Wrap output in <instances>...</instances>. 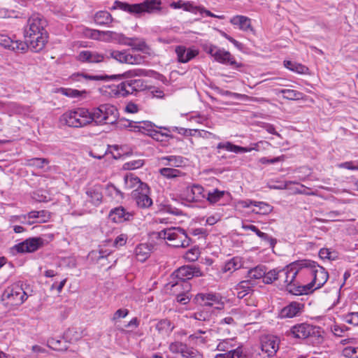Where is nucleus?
I'll return each mask as SVG.
<instances>
[{"label":"nucleus","instance_id":"f257e3e1","mask_svg":"<svg viewBox=\"0 0 358 358\" xmlns=\"http://www.w3.org/2000/svg\"><path fill=\"white\" fill-rule=\"evenodd\" d=\"M303 275L310 278V282L299 287V289L294 290L296 294H308L313 291L322 287L329 278V273L324 268L318 265L316 262L303 259Z\"/></svg>","mask_w":358,"mask_h":358},{"label":"nucleus","instance_id":"f03ea898","mask_svg":"<svg viewBox=\"0 0 358 358\" xmlns=\"http://www.w3.org/2000/svg\"><path fill=\"white\" fill-rule=\"evenodd\" d=\"M143 89V80L136 79L122 82L118 85H103L99 88V92L106 99H110L124 97L134 91Z\"/></svg>","mask_w":358,"mask_h":358},{"label":"nucleus","instance_id":"7ed1b4c3","mask_svg":"<svg viewBox=\"0 0 358 358\" xmlns=\"http://www.w3.org/2000/svg\"><path fill=\"white\" fill-rule=\"evenodd\" d=\"M303 259L295 261L282 269L279 270V280L282 282V285L292 294H296L293 291L299 289V287L303 285H299L295 282V278L297 275H303Z\"/></svg>","mask_w":358,"mask_h":358},{"label":"nucleus","instance_id":"20e7f679","mask_svg":"<svg viewBox=\"0 0 358 358\" xmlns=\"http://www.w3.org/2000/svg\"><path fill=\"white\" fill-rule=\"evenodd\" d=\"M61 126L82 128L91 124L90 109L84 107L68 110L59 118Z\"/></svg>","mask_w":358,"mask_h":358},{"label":"nucleus","instance_id":"39448f33","mask_svg":"<svg viewBox=\"0 0 358 358\" xmlns=\"http://www.w3.org/2000/svg\"><path fill=\"white\" fill-rule=\"evenodd\" d=\"M91 115V124L103 126L113 124L119 118L117 108L111 104H101L90 110Z\"/></svg>","mask_w":358,"mask_h":358},{"label":"nucleus","instance_id":"423d86ee","mask_svg":"<svg viewBox=\"0 0 358 358\" xmlns=\"http://www.w3.org/2000/svg\"><path fill=\"white\" fill-rule=\"evenodd\" d=\"M115 4V8H119L132 14L153 13L162 10L161 0H145L142 3L134 4L116 1Z\"/></svg>","mask_w":358,"mask_h":358},{"label":"nucleus","instance_id":"0eeeda50","mask_svg":"<svg viewBox=\"0 0 358 358\" xmlns=\"http://www.w3.org/2000/svg\"><path fill=\"white\" fill-rule=\"evenodd\" d=\"M157 238L165 240L169 245L176 248H185L189 245L190 239L185 230L180 227H171L157 233Z\"/></svg>","mask_w":358,"mask_h":358},{"label":"nucleus","instance_id":"6e6552de","mask_svg":"<svg viewBox=\"0 0 358 358\" xmlns=\"http://www.w3.org/2000/svg\"><path fill=\"white\" fill-rule=\"evenodd\" d=\"M27 299V294L19 284L8 287L2 294L1 301L9 308L22 305Z\"/></svg>","mask_w":358,"mask_h":358},{"label":"nucleus","instance_id":"1a4fd4ad","mask_svg":"<svg viewBox=\"0 0 358 358\" xmlns=\"http://www.w3.org/2000/svg\"><path fill=\"white\" fill-rule=\"evenodd\" d=\"M206 52L214 58L215 61L222 64L241 66L238 64L234 56L227 50L215 45L210 44L205 48Z\"/></svg>","mask_w":358,"mask_h":358},{"label":"nucleus","instance_id":"9d476101","mask_svg":"<svg viewBox=\"0 0 358 358\" xmlns=\"http://www.w3.org/2000/svg\"><path fill=\"white\" fill-rule=\"evenodd\" d=\"M104 187L99 183H88L84 188L87 203L94 207L99 206L103 201Z\"/></svg>","mask_w":358,"mask_h":358},{"label":"nucleus","instance_id":"9b49d317","mask_svg":"<svg viewBox=\"0 0 358 358\" xmlns=\"http://www.w3.org/2000/svg\"><path fill=\"white\" fill-rule=\"evenodd\" d=\"M80 31L84 37L93 40L102 41L105 42H111L118 41L121 42L123 36L111 31H102L96 29H92L85 27H80Z\"/></svg>","mask_w":358,"mask_h":358},{"label":"nucleus","instance_id":"f8f14e48","mask_svg":"<svg viewBox=\"0 0 358 358\" xmlns=\"http://www.w3.org/2000/svg\"><path fill=\"white\" fill-rule=\"evenodd\" d=\"M112 58L122 64L139 65L143 63V57L139 55H131L129 51L109 50L106 51V59Z\"/></svg>","mask_w":358,"mask_h":358},{"label":"nucleus","instance_id":"ddd939ff","mask_svg":"<svg viewBox=\"0 0 358 358\" xmlns=\"http://www.w3.org/2000/svg\"><path fill=\"white\" fill-rule=\"evenodd\" d=\"M194 300L201 308H206L211 310L212 308L221 310L224 307L222 298L216 294L199 293L196 295Z\"/></svg>","mask_w":358,"mask_h":358},{"label":"nucleus","instance_id":"4468645a","mask_svg":"<svg viewBox=\"0 0 358 358\" xmlns=\"http://www.w3.org/2000/svg\"><path fill=\"white\" fill-rule=\"evenodd\" d=\"M174 275L179 279V281L172 285V287L176 289H178L179 288L185 286L187 289L189 288V285L187 282H185V280L191 279L194 276L201 275V272L196 267L184 266L176 270Z\"/></svg>","mask_w":358,"mask_h":358},{"label":"nucleus","instance_id":"2eb2a0df","mask_svg":"<svg viewBox=\"0 0 358 358\" xmlns=\"http://www.w3.org/2000/svg\"><path fill=\"white\" fill-rule=\"evenodd\" d=\"M181 200L188 203L201 202L206 199L204 188L199 185L185 187L180 194Z\"/></svg>","mask_w":358,"mask_h":358},{"label":"nucleus","instance_id":"dca6fc26","mask_svg":"<svg viewBox=\"0 0 358 358\" xmlns=\"http://www.w3.org/2000/svg\"><path fill=\"white\" fill-rule=\"evenodd\" d=\"M47 32L45 29V22L38 15H34L28 20L27 25L24 28V38Z\"/></svg>","mask_w":358,"mask_h":358},{"label":"nucleus","instance_id":"f3484780","mask_svg":"<svg viewBox=\"0 0 358 358\" xmlns=\"http://www.w3.org/2000/svg\"><path fill=\"white\" fill-rule=\"evenodd\" d=\"M45 245V241L42 237H32L24 240V241L16 244L14 246L15 250L21 253L34 252Z\"/></svg>","mask_w":358,"mask_h":358},{"label":"nucleus","instance_id":"a211bd4d","mask_svg":"<svg viewBox=\"0 0 358 358\" xmlns=\"http://www.w3.org/2000/svg\"><path fill=\"white\" fill-rule=\"evenodd\" d=\"M142 189L133 190L131 197L139 208L147 209L152 205L153 201L150 196V189L148 185H144Z\"/></svg>","mask_w":358,"mask_h":358},{"label":"nucleus","instance_id":"6ab92c4d","mask_svg":"<svg viewBox=\"0 0 358 358\" xmlns=\"http://www.w3.org/2000/svg\"><path fill=\"white\" fill-rule=\"evenodd\" d=\"M175 52L178 62L185 64L197 57L199 50L195 46L187 48L185 45H178L175 48Z\"/></svg>","mask_w":358,"mask_h":358},{"label":"nucleus","instance_id":"aec40b11","mask_svg":"<svg viewBox=\"0 0 358 358\" xmlns=\"http://www.w3.org/2000/svg\"><path fill=\"white\" fill-rule=\"evenodd\" d=\"M280 340L274 336H265L261 339V349L267 357H273L279 349Z\"/></svg>","mask_w":358,"mask_h":358},{"label":"nucleus","instance_id":"412c9836","mask_svg":"<svg viewBox=\"0 0 358 358\" xmlns=\"http://www.w3.org/2000/svg\"><path fill=\"white\" fill-rule=\"evenodd\" d=\"M0 45L15 52H24L27 45L22 41L14 40L7 35H0Z\"/></svg>","mask_w":358,"mask_h":358},{"label":"nucleus","instance_id":"4be33fe9","mask_svg":"<svg viewBox=\"0 0 358 358\" xmlns=\"http://www.w3.org/2000/svg\"><path fill=\"white\" fill-rule=\"evenodd\" d=\"M106 59V54L95 50H82L76 56V59L83 63H101Z\"/></svg>","mask_w":358,"mask_h":358},{"label":"nucleus","instance_id":"5701e85b","mask_svg":"<svg viewBox=\"0 0 358 358\" xmlns=\"http://www.w3.org/2000/svg\"><path fill=\"white\" fill-rule=\"evenodd\" d=\"M24 39L25 42L24 43L27 45V49L30 48L33 52H38L45 46L48 41V33H42Z\"/></svg>","mask_w":358,"mask_h":358},{"label":"nucleus","instance_id":"b1692460","mask_svg":"<svg viewBox=\"0 0 358 358\" xmlns=\"http://www.w3.org/2000/svg\"><path fill=\"white\" fill-rule=\"evenodd\" d=\"M303 307L304 305L302 303L296 301L291 302L280 310L278 317L285 319L296 317L302 312Z\"/></svg>","mask_w":358,"mask_h":358},{"label":"nucleus","instance_id":"393cba45","mask_svg":"<svg viewBox=\"0 0 358 358\" xmlns=\"http://www.w3.org/2000/svg\"><path fill=\"white\" fill-rule=\"evenodd\" d=\"M27 224H41L48 222L51 218V213L46 210H31L26 214Z\"/></svg>","mask_w":358,"mask_h":358},{"label":"nucleus","instance_id":"a878e982","mask_svg":"<svg viewBox=\"0 0 358 358\" xmlns=\"http://www.w3.org/2000/svg\"><path fill=\"white\" fill-rule=\"evenodd\" d=\"M313 331V326L306 323H301L293 326L287 335L295 338L305 339L308 338Z\"/></svg>","mask_w":358,"mask_h":358},{"label":"nucleus","instance_id":"bb28decb","mask_svg":"<svg viewBox=\"0 0 358 358\" xmlns=\"http://www.w3.org/2000/svg\"><path fill=\"white\" fill-rule=\"evenodd\" d=\"M109 219L115 223H122L125 221L131 220L134 215L127 211L122 206H119L110 210L109 213Z\"/></svg>","mask_w":358,"mask_h":358},{"label":"nucleus","instance_id":"cd10ccee","mask_svg":"<svg viewBox=\"0 0 358 358\" xmlns=\"http://www.w3.org/2000/svg\"><path fill=\"white\" fill-rule=\"evenodd\" d=\"M229 22L243 31H253L251 19L247 16L242 15H234L230 18Z\"/></svg>","mask_w":358,"mask_h":358},{"label":"nucleus","instance_id":"c85d7f7f","mask_svg":"<svg viewBox=\"0 0 358 358\" xmlns=\"http://www.w3.org/2000/svg\"><path fill=\"white\" fill-rule=\"evenodd\" d=\"M224 198H226L227 201L231 199V194L229 192L218 189H213L212 191L206 193V199L211 204L220 202Z\"/></svg>","mask_w":358,"mask_h":358},{"label":"nucleus","instance_id":"c756f323","mask_svg":"<svg viewBox=\"0 0 358 358\" xmlns=\"http://www.w3.org/2000/svg\"><path fill=\"white\" fill-rule=\"evenodd\" d=\"M124 44L131 47L133 50L146 54L150 53V48L143 38H127V41L124 42Z\"/></svg>","mask_w":358,"mask_h":358},{"label":"nucleus","instance_id":"7c9ffc66","mask_svg":"<svg viewBox=\"0 0 358 358\" xmlns=\"http://www.w3.org/2000/svg\"><path fill=\"white\" fill-rule=\"evenodd\" d=\"M124 181L125 188L127 189L140 190L144 187V185H148L132 173L127 174L124 176Z\"/></svg>","mask_w":358,"mask_h":358},{"label":"nucleus","instance_id":"2f4dec72","mask_svg":"<svg viewBox=\"0 0 358 358\" xmlns=\"http://www.w3.org/2000/svg\"><path fill=\"white\" fill-rule=\"evenodd\" d=\"M57 92L69 98L83 99L87 98L88 92L85 90H78L76 89L61 87L57 89Z\"/></svg>","mask_w":358,"mask_h":358},{"label":"nucleus","instance_id":"473e14b6","mask_svg":"<svg viewBox=\"0 0 358 358\" xmlns=\"http://www.w3.org/2000/svg\"><path fill=\"white\" fill-rule=\"evenodd\" d=\"M151 250V245L147 243L138 244L134 250L135 257L138 261L143 262L150 257Z\"/></svg>","mask_w":358,"mask_h":358},{"label":"nucleus","instance_id":"72a5a7b5","mask_svg":"<svg viewBox=\"0 0 358 358\" xmlns=\"http://www.w3.org/2000/svg\"><path fill=\"white\" fill-rule=\"evenodd\" d=\"M161 164L173 167H181L185 164V159L181 156L169 155L159 159Z\"/></svg>","mask_w":358,"mask_h":358},{"label":"nucleus","instance_id":"f704fd0d","mask_svg":"<svg viewBox=\"0 0 358 358\" xmlns=\"http://www.w3.org/2000/svg\"><path fill=\"white\" fill-rule=\"evenodd\" d=\"M283 64L286 69L294 73L302 75L310 74L309 69L301 63H297L289 60H285Z\"/></svg>","mask_w":358,"mask_h":358},{"label":"nucleus","instance_id":"c9c22d12","mask_svg":"<svg viewBox=\"0 0 358 358\" xmlns=\"http://www.w3.org/2000/svg\"><path fill=\"white\" fill-rule=\"evenodd\" d=\"M110 77L106 75H92L84 73H74L71 76V78L73 81L80 82L83 80H106Z\"/></svg>","mask_w":358,"mask_h":358},{"label":"nucleus","instance_id":"e433bc0d","mask_svg":"<svg viewBox=\"0 0 358 358\" xmlns=\"http://www.w3.org/2000/svg\"><path fill=\"white\" fill-rule=\"evenodd\" d=\"M243 266V259L240 257H234L227 261L223 268L222 271L233 273Z\"/></svg>","mask_w":358,"mask_h":358},{"label":"nucleus","instance_id":"4c0bfd02","mask_svg":"<svg viewBox=\"0 0 358 358\" xmlns=\"http://www.w3.org/2000/svg\"><path fill=\"white\" fill-rule=\"evenodd\" d=\"M253 207L254 208L252 209V213L263 215H268L273 209L272 206L263 201H255V203Z\"/></svg>","mask_w":358,"mask_h":358},{"label":"nucleus","instance_id":"58836bf2","mask_svg":"<svg viewBox=\"0 0 358 358\" xmlns=\"http://www.w3.org/2000/svg\"><path fill=\"white\" fill-rule=\"evenodd\" d=\"M155 127L150 121L136 122L135 133H141L150 136Z\"/></svg>","mask_w":358,"mask_h":358},{"label":"nucleus","instance_id":"ea45409f","mask_svg":"<svg viewBox=\"0 0 358 358\" xmlns=\"http://www.w3.org/2000/svg\"><path fill=\"white\" fill-rule=\"evenodd\" d=\"M238 346H241L238 344L234 338H227L221 341L217 345V349L220 351L228 352V355H230L231 350H235Z\"/></svg>","mask_w":358,"mask_h":358},{"label":"nucleus","instance_id":"a19ab883","mask_svg":"<svg viewBox=\"0 0 358 358\" xmlns=\"http://www.w3.org/2000/svg\"><path fill=\"white\" fill-rule=\"evenodd\" d=\"M161 131H158L154 128L152 133L150 134V136L157 141H164V138L171 137V129L166 127H158Z\"/></svg>","mask_w":358,"mask_h":358},{"label":"nucleus","instance_id":"79ce46f5","mask_svg":"<svg viewBox=\"0 0 358 358\" xmlns=\"http://www.w3.org/2000/svg\"><path fill=\"white\" fill-rule=\"evenodd\" d=\"M148 72L142 69H135L132 70L127 71L122 74L113 76L111 78L118 77L120 78H131L134 77H141V76H148Z\"/></svg>","mask_w":358,"mask_h":358},{"label":"nucleus","instance_id":"37998d69","mask_svg":"<svg viewBox=\"0 0 358 358\" xmlns=\"http://www.w3.org/2000/svg\"><path fill=\"white\" fill-rule=\"evenodd\" d=\"M174 326L168 320H162L156 324V329L163 336L169 335L173 329Z\"/></svg>","mask_w":358,"mask_h":358},{"label":"nucleus","instance_id":"c03bdc74","mask_svg":"<svg viewBox=\"0 0 358 358\" xmlns=\"http://www.w3.org/2000/svg\"><path fill=\"white\" fill-rule=\"evenodd\" d=\"M250 285V282L248 280L241 282L235 287V294H236L237 297L239 299L243 298L250 293L251 290Z\"/></svg>","mask_w":358,"mask_h":358},{"label":"nucleus","instance_id":"a18cd8bd","mask_svg":"<svg viewBox=\"0 0 358 358\" xmlns=\"http://www.w3.org/2000/svg\"><path fill=\"white\" fill-rule=\"evenodd\" d=\"M94 22L99 25L108 24L112 21L111 15L106 10H100L94 15Z\"/></svg>","mask_w":358,"mask_h":358},{"label":"nucleus","instance_id":"49530a36","mask_svg":"<svg viewBox=\"0 0 358 358\" xmlns=\"http://www.w3.org/2000/svg\"><path fill=\"white\" fill-rule=\"evenodd\" d=\"M159 173L166 178L171 179L181 177L184 175L180 170L169 167L162 168L159 170Z\"/></svg>","mask_w":358,"mask_h":358},{"label":"nucleus","instance_id":"de8ad7c7","mask_svg":"<svg viewBox=\"0 0 358 358\" xmlns=\"http://www.w3.org/2000/svg\"><path fill=\"white\" fill-rule=\"evenodd\" d=\"M116 127L119 129H127L129 131L135 132L136 122L125 118L117 119Z\"/></svg>","mask_w":358,"mask_h":358},{"label":"nucleus","instance_id":"09e8293b","mask_svg":"<svg viewBox=\"0 0 358 358\" xmlns=\"http://www.w3.org/2000/svg\"><path fill=\"white\" fill-rule=\"evenodd\" d=\"M270 145V143L267 141H260L255 143L251 144L249 147H243V153L250 152L252 150L261 151L265 150Z\"/></svg>","mask_w":358,"mask_h":358},{"label":"nucleus","instance_id":"8fccbe9b","mask_svg":"<svg viewBox=\"0 0 358 358\" xmlns=\"http://www.w3.org/2000/svg\"><path fill=\"white\" fill-rule=\"evenodd\" d=\"M265 268L264 266H257L250 269L248 272V278L254 280L263 279L265 275Z\"/></svg>","mask_w":358,"mask_h":358},{"label":"nucleus","instance_id":"3c124183","mask_svg":"<svg viewBox=\"0 0 358 358\" xmlns=\"http://www.w3.org/2000/svg\"><path fill=\"white\" fill-rule=\"evenodd\" d=\"M217 148L234 153H243V147L234 145L231 142L220 143L217 144Z\"/></svg>","mask_w":358,"mask_h":358},{"label":"nucleus","instance_id":"603ef678","mask_svg":"<svg viewBox=\"0 0 358 358\" xmlns=\"http://www.w3.org/2000/svg\"><path fill=\"white\" fill-rule=\"evenodd\" d=\"M278 93H281L283 94V98L289 100H299L302 99V93L289 89H283L278 91Z\"/></svg>","mask_w":358,"mask_h":358},{"label":"nucleus","instance_id":"864d4df0","mask_svg":"<svg viewBox=\"0 0 358 358\" xmlns=\"http://www.w3.org/2000/svg\"><path fill=\"white\" fill-rule=\"evenodd\" d=\"M279 280V270L274 268L266 271L265 268V275H264L263 282L265 284H271L275 280Z\"/></svg>","mask_w":358,"mask_h":358},{"label":"nucleus","instance_id":"5fc2aeb1","mask_svg":"<svg viewBox=\"0 0 358 358\" xmlns=\"http://www.w3.org/2000/svg\"><path fill=\"white\" fill-rule=\"evenodd\" d=\"M32 199L39 203H46L51 200L50 194L45 190L34 192L32 194Z\"/></svg>","mask_w":358,"mask_h":358},{"label":"nucleus","instance_id":"6e6d98bb","mask_svg":"<svg viewBox=\"0 0 358 358\" xmlns=\"http://www.w3.org/2000/svg\"><path fill=\"white\" fill-rule=\"evenodd\" d=\"M213 312V310H208L206 308H201V309L194 313L190 317H194L196 320L206 321L208 320Z\"/></svg>","mask_w":358,"mask_h":358},{"label":"nucleus","instance_id":"4d7b16f0","mask_svg":"<svg viewBox=\"0 0 358 358\" xmlns=\"http://www.w3.org/2000/svg\"><path fill=\"white\" fill-rule=\"evenodd\" d=\"M342 355L346 358H358V347L346 346L342 350Z\"/></svg>","mask_w":358,"mask_h":358},{"label":"nucleus","instance_id":"13d9d810","mask_svg":"<svg viewBox=\"0 0 358 358\" xmlns=\"http://www.w3.org/2000/svg\"><path fill=\"white\" fill-rule=\"evenodd\" d=\"M181 354L184 358H203L202 355L193 348H185V350H181Z\"/></svg>","mask_w":358,"mask_h":358},{"label":"nucleus","instance_id":"bf43d9fd","mask_svg":"<svg viewBox=\"0 0 358 358\" xmlns=\"http://www.w3.org/2000/svg\"><path fill=\"white\" fill-rule=\"evenodd\" d=\"M200 252L198 248H192L188 250L184 255V258L188 262H194L198 259Z\"/></svg>","mask_w":358,"mask_h":358},{"label":"nucleus","instance_id":"052dcab7","mask_svg":"<svg viewBox=\"0 0 358 358\" xmlns=\"http://www.w3.org/2000/svg\"><path fill=\"white\" fill-rule=\"evenodd\" d=\"M343 320L350 324L354 326L358 325V312L348 313L342 316Z\"/></svg>","mask_w":358,"mask_h":358},{"label":"nucleus","instance_id":"680f3d73","mask_svg":"<svg viewBox=\"0 0 358 358\" xmlns=\"http://www.w3.org/2000/svg\"><path fill=\"white\" fill-rule=\"evenodd\" d=\"M144 165L143 159H135L126 162L123 165L125 170H134L142 167Z\"/></svg>","mask_w":358,"mask_h":358},{"label":"nucleus","instance_id":"e2e57ef3","mask_svg":"<svg viewBox=\"0 0 358 358\" xmlns=\"http://www.w3.org/2000/svg\"><path fill=\"white\" fill-rule=\"evenodd\" d=\"M158 212L162 213H171L173 215H179L180 210L176 208H172L170 205L166 203H160L158 205Z\"/></svg>","mask_w":358,"mask_h":358},{"label":"nucleus","instance_id":"0e129e2a","mask_svg":"<svg viewBox=\"0 0 358 358\" xmlns=\"http://www.w3.org/2000/svg\"><path fill=\"white\" fill-rule=\"evenodd\" d=\"M8 221L9 222V225L14 224H17V223L27 224V218L26 214L11 215L8 217Z\"/></svg>","mask_w":358,"mask_h":358},{"label":"nucleus","instance_id":"69168bd1","mask_svg":"<svg viewBox=\"0 0 358 358\" xmlns=\"http://www.w3.org/2000/svg\"><path fill=\"white\" fill-rule=\"evenodd\" d=\"M48 162L43 158H34L28 161V165L38 169H42L47 165Z\"/></svg>","mask_w":358,"mask_h":358},{"label":"nucleus","instance_id":"338daca9","mask_svg":"<svg viewBox=\"0 0 358 358\" xmlns=\"http://www.w3.org/2000/svg\"><path fill=\"white\" fill-rule=\"evenodd\" d=\"M200 6H196L193 1H186L184 4L183 10L190 12L193 14H198Z\"/></svg>","mask_w":358,"mask_h":358},{"label":"nucleus","instance_id":"774afa93","mask_svg":"<svg viewBox=\"0 0 358 358\" xmlns=\"http://www.w3.org/2000/svg\"><path fill=\"white\" fill-rule=\"evenodd\" d=\"M5 110H7L8 113H10V115L12 113H21L22 112V108L14 102H8L6 103V107Z\"/></svg>","mask_w":358,"mask_h":358}]
</instances>
